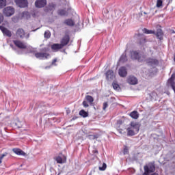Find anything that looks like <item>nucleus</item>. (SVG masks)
Here are the masks:
<instances>
[{
  "label": "nucleus",
  "mask_w": 175,
  "mask_h": 175,
  "mask_svg": "<svg viewBox=\"0 0 175 175\" xmlns=\"http://www.w3.org/2000/svg\"><path fill=\"white\" fill-rule=\"evenodd\" d=\"M55 62H57V59H54L52 62V65H54V64H55Z\"/></svg>",
  "instance_id": "a19ab883"
},
{
  "label": "nucleus",
  "mask_w": 175,
  "mask_h": 175,
  "mask_svg": "<svg viewBox=\"0 0 175 175\" xmlns=\"http://www.w3.org/2000/svg\"><path fill=\"white\" fill-rule=\"evenodd\" d=\"M172 159L175 160V154H174V156L172 157Z\"/></svg>",
  "instance_id": "09e8293b"
},
{
  "label": "nucleus",
  "mask_w": 175,
  "mask_h": 175,
  "mask_svg": "<svg viewBox=\"0 0 175 175\" xmlns=\"http://www.w3.org/2000/svg\"><path fill=\"white\" fill-rule=\"evenodd\" d=\"M163 1L162 0H157L156 6L157 8H162Z\"/></svg>",
  "instance_id": "473e14b6"
},
{
  "label": "nucleus",
  "mask_w": 175,
  "mask_h": 175,
  "mask_svg": "<svg viewBox=\"0 0 175 175\" xmlns=\"http://www.w3.org/2000/svg\"><path fill=\"white\" fill-rule=\"evenodd\" d=\"M128 152H129V151H128V148L125 147V148H124L123 154H124V155H126V154H128Z\"/></svg>",
  "instance_id": "58836bf2"
},
{
  "label": "nucleus",
  "mask_w": 175,
  "mask_h": 175,
  "mask_svg": "<svg viewBox=\"0 0 175 175\" xmlns=\"http://www.w3.org/2000/svg\"><path fill=\"white\" fill-rule=\"evenodd\" d=\"M98 135H88V139L90 140H95V139H98Z\"/></svg>",
  "instance_id": "c756f323"
},
{
  "label": "nucleus",
  "mask_w": 175,
  "mask_h": 175,
  "mask_svg": "<svg viewBox=\"0 0 175 175\" xmlns=\"http://www.w3.org/2000/svg\"><path fill=\"white\" fill-rule=\"evenodd\" d=\"M28 38H29V34H27V36H26V39H28Z\"/></svg>",
  "instance_id": "a18cd8bd"
},
{
  "label": "nucleus",
  "mask_w": 175,
  "mask_h": 175,
  "mask_svg": "<svg viewBox=\"0 0 175 175\" xmlns=\"http://www.w3.org/2000/svg\"><path fill=\"white\" fill-rule=\"evenodd\" d=\"M106 167H107V165H106V163H104L102 167H99V170H106Z\"/></svg>",
  "instance_id": "72a5a7b5"
},
{
  "label": "nucleus",
  "mask_w": 175,
  "mask_h": 175,
  "mask_svg": "<svg viewBox=\"0 0 175 175\" xmlns=\"http://www.w3.org/2000/svg\"><path fill=\"white\" fill-rule=\"evenodd\" d=\"M127 83L131 85H135V84H137V78L135 76H129L127 79Z\"/></svg>",
  "instance_id": "ddd939ff"
},
{
  "label": "nucleus",
  "mask_w": 175,
  "mask_h": 175,
  "mask_svg": "<svg viewBox=\"0 0 175 175\" xmlns=\"http://www.w3.org/2000/svg\"><path fill=\"white\" fill-rule=\"evenodd\" d=\"M44 36L46 39H50V37L51 36V33H50V31H45Z\"/></svg>",
  "instance_id": "7c9ffc66"
},
{
  "label": "nucleus",
  "mask_w": 175,
  "mask_h": 175,
  "mask_svg": "<svg viewBox=\"0 0 175 175\" xmlns=\"http://www.w3.org/2000/svg\"><path fill=\"white\" fill-rule=\"evenodd\" d=\"M143 32H144V33H146V35L155 34V31L148 30L146 28H144L143 29Z\"/></svg>",
  "instance_id": "393cba45"
},
{
  "label": "nucleus",
  "mask_w": 175,
  "mask_h": 175,
  "mask_svg": "<svg viewBox=\"0 0 175 175\" xmlns=\"http://www.w3.org/2000/svg\"><path fill=\"white\" fill-rule=\"evenodd\" d=\"M85 99L90 103V105H92V103H94V98L92 96H86Z\"/></svg>",
  "instance_id": "a878e982"
},
{
  "label": "nucleus",
  "mask_w": 175,
  "mask_h": 175,
  "mask_svg": "<svg viewBox=\"0 0 175 175\" xmlns=\"http://www.w3.org/2000/svg\"><path fill=\"white\" fill-rule=\"evenodd\" d=\"M3 13L6 17H10L14 14V8L13 7H6L3 10Z\"/></svg>",
  "instance_id": "7ed1b4c3"
},
{
  "label": "nucleus",
  "mask_w": 175,
  "mask_h": 175,
  "mask_svg": "<svg viewBox=\"0 0 175 175\" xmlns=\"http://www.w3.org/2000/svg\"><path fill=\"white\" fill-rule=\"evenodd\" d=\"M146 62L149 66H158L159 65L158 59L154 57H148L146 59Z\"/></svg>",
  "instance_id": "20e7f679"
},
{
  "label": "nucleus",
  "mask_w": 175,
  "mask_h": 175,
  "mask_svg": "<svg viewBox=\"0 0 175 175\" xmlns=\"http://www.w3.org/2000/svg\"><path fill=\"white\" fill-rule=\"evenodd\" d=\"M119 76H120V77H126V75H128V71L126 70V67H120L119 68Z\"/></svg>",
  "instance_id": "2eb2a0df"
},
{
  "label": "nucleus",
  "mask_w": 175,
  "mask_h": 175,
  "mask_svg": "<svg viewBox=\"0 0 175 175\" xmlns=\"http://www.w3.org/2000/svg\"><path fill=\"white\" fill-rule=\"evenodd\" d=\"M57 14H59V16H68V12L65 10H59Z\"/></svg>",
  "instance_id": "b1692460"
},
{
  "label": "nucleus",
  "mask_w": 175,
  "mask_h": 175,
  "mask_svg": "<svg viewBox=\"0 0 175 175\" xmlns=\"http://www.w3.org/2000/svg\"><path fill=\"white\" fill-rule=\"evenodd\" d=\"M16 36L17 38H20V39H24L25 38V31L23 29L19 28L16 30Z\"/></svg>",
  "instance_id": "4468645a"
},
{
  "label": "nucleus",
  "mask_w": 175,
  "mask_h": 175,
  "mask_svg": "<svg viewBox=\"0 0 175 175\" xmlns=\"http://www.w3.org/2000/svg\"><path fill=\"white\" fill-rule=\"evenodd\" d=\"M128 128L131 129V131H134L136 133H138L140 129V126L139 125V123L136 122H131L130 123V126Z\"/></svg>",
  "instance_id": "39448f33"
},
{
  "label": "nucleus",
  "mask_w": 175,
  "mask_h": 175,
  "mask_svg": "<svg viewBox=\"0 0 175 175\" xmlns=\"http://www.w3.org/2000/svg\"><path fill=\"white\" fill-rule=\"evenodd\" d=\"M169 3H170V2H172L173 0H167Z\"/></svg>",
  "instance_id": "49530a36"
},
{
  "label": "nucleus",
  "mask_w": 175,
  "mask_h": 175,
  "mask_svg": "<svg viewBox=\"0 0 175 175\" xmlns=\"http://www.w3.org/2000/svg\"><path fill=\"white\" fill-rule=\"evenodd\" d=\"M144 14H148V13H147V12H144Z\"/></svg>",
  "instance_id": "603ef678"
},
{
  "label": "nucleus",
  "mask_w": 175,
  "mask_h": 175,
  "mask_svg": "<svg viewBox=\"0 0 175 175\" xmlns=\"http://www.w3.org/2000/svg\"><path fill=\"white\" fill-rule=\"evenodd\" d=\"M129 116L130 117H131V118H133L134 120H137V118H139V112H137V111H133L130 113Z\"/></svg>",
  "instance_id": "aec40b11"
},
{
  "label": "nucleus",
  "mask_w": 175,
  "mask_h": 175,
  "mask_svg": "<svg viewBox=\"0 0 175 175\" xmlns=\"http://www.w3.org/2000/svg\"><path fill=\"white\" fill-rule=\"evenodd\" d=\"M174 61L175 62V57L174 58Z\"/></svg>",
  "instance_id": "864d4df0"
},
{
  "label": "nucleus",
  "mask_w": 175,
  "mask_h": 175,
  "mask_svg": "<svg viewBox=\"0 0 175 175\" xmlns=\"http://www.w3.org/2000/svg\"><path fill=\"white\" fill-rule=\"evenodd\" d=\"M105 76L107 81H113L114 80V72L111 70H108L105 73Z\"/></svg>",
  "instance_id": "9b49d317"
},
{
  "label": "nucleus",
  "mask_w": 175,
  "mask_h": 175,
  "mask_svg": "<svg viewBox=\"0 0 175 175\" xmlns=\"http://www.w3.org/2000/svg\"><path fill=\"white\" fill-rule=\"evenodd\" d=\"M79 116H81V117H83V118H85L86 117H88V112L82 109L79 111Z\"/></svg>",
  "instance_id": "bb28decb"
},
{
  "label": "nucleus",
  "mask_w": 175,
  "mask_h": 175,
  "mask_svg": "<svg viewBox=\"0 0 175 175\" xmlns=\"http://www.w3.org/2000/svg\"><path fill=\"white\" fill-rule=\"evenodd\" d=\"M0 29L3 35H5V36H8V38H12V31H10V30L3 26H0Z\"/></svg>",
  "instance_id": "f8f14e48"
},
{
  "label": "nucleus",
  "mask_w": 175,
  "mask_h": 175,
  "mask_svg": "<svg viewBox=\"0 0 175 175\" xmlns=\"http://www.w3.org/2000/svg\"><path fill=\"white\" fill-rule=\"evenodd\" d=\"M69 40H70V38H69L68 35L65 36L61 40V44L62 47H64V46H66L68 43H69Z\"/></svg>",
  "instance_id": "dca6fc26"
},
{
  "label": "nucleus",
  "mask_w": 175,
  "mask_h": 175,
  "mask_svg": "<svg viewBox=\"0 0 175 175\" xmlns=\"http://www.w3.org/2000/svg\"><path fill=\"white\" fill-rule=\"evenodd\" d=\"M108 106H109V105L107 104V102L104 103L103 107V110H106V109H107Z\"/></svg>",
  "instance_id": "c9c22d12"
},
{
  "label": "nucleus",
  "mask_w": 175,
  "mask_h": 175,
  "mask_svg": "<svg viewBox=\"0 0 175 175\" xmlns=\"http://www.w3.org/2000/svg\"><path fill=\"white\" fill-rule=\"evenodd\" d=\"M82 105L85 107H88V106H90V105H88V103L85 100L83 101Z\"/></svg>",
  "instance_id": "e433bc0d"
},
{
  "label": "nucleus",
  "mask_w": 175,
  "mask_h": 175,
  "mask_svg": "<svg viewBox=\"0 0 175 175\" xmlns=\"http://www.w3.org/2000/svg\"><path fill=\"white\" fill-rule=\"evenodd\" d=\"M46 5H47L46 0H36L35 2L36 8H44V6Z\"/></svg>",
  "instance_id": "9d476101"
},
{
  "label": "nucleus",
  "mask_w": 175,
  "mask_h": 175,
  "mask_svg": "<svg viewBox=\"0 0 175 175\" xmlns=\"http://www.w3.org/2000/svg\"><path fill=\"white\" fill-rule=\"evenodd\" d=\"M6 155H8V153H3L0 155V163H2V159H3Z\"/></svg>",
  "instance_id": "f704fd0d"
},
{
  "label": "nucleus",
  "mask_w": 175,
  "mask_h": 175,
  "mask_svg": "<svg viewBox=\"0 0 175 175\" xmlns=\"http://www.w3.org/2000/svg\"><path fill=\"white\" fill-rule=\"evenodd\" d=\"M15 3L19 8H27L28 6L27 0H15Z\"/></svg>",
  "instance_id": "1a4fd4ad"
},
{
  "label": "nucleus",
  "mask_w": 175,
  "mask_h": 175,
  "mask_svg": "<svg viewBox=\"0 0 175 175\" xmlns=\"http://www.w3.org/2000/svg\"><path fill=\"white\" fill-rule=\"evenodd\" d=\"M75 120H77V117L75 116L72 118V121H75Z\"/></svg>",
  "instance_id": "37998d69"
},
{
  "label": "nucleus",
  "mask_w": 175,
  "mask_h": 175,
  "mask_svg": "<svg viewBox=\"0 0 175 175\" xmlns=\"http://www.w3.org/2000/svg\"><path fill=\"white\" fill-rule=\"evenodd\" d=\"M126 61H128V59H126V54L123 53L120 58V62H126Z\"/></svg>",
  "instance_id": "c85d7f7f"
},
{
  "label": "nucleus",
  "mask_w": 175,
  "mask_h": 175,
  "mask_svg": "<svg viewBox=\"0 0 175 175\" xmlns=\"http://www.w3.org/2000/svg\"><path fill=\"white\" fill-rule=\"evenodd\" d=\"M44 10L46 13H50L51 12V13H53V12L55 10V4L54 3H49L47 6L44 8Z\"/></svg>",
  "instance_id": "0eeeda50"
},
{
  "label": "nucleus",
  "mask_w": 175,
  "mask_h": 175,
  "mask_svg": "<svg viewBox=\"0 0 175 175\" xmlns=\"http://www.w3.org/2000/svg\"><path fill=\"white\" fill-rule=\"evenodd\" d=\"M52 50H55V51H57V50H61V49H63L61 44H53L51 45Z\"/></svg>",
  "instance_id": "412c9836"
},
{
  "label": "nucleus",
  "mask_w": 175,
  "mask_h": 175,
  "mask_svg": "<svg viewBox=\"0 0 175 175\" xmlns=\"http://www.w3.org/2000/svg\"><path fill=\"white\" fill-rule=\"evenodd\" d=\"M130 54L131 59L137 60L138 62H144V61H146V57L140 54L138 51H132Z\"/></svg>",
  "instance_id": "f257e3e1"
},
{
  "label": "nucleus",
  "mask_w": 175,
  "mask_h": 175,
  "mask_svg": "<svg viewBox=\"0 0 175 175\" xmlns=\"http://www.w3.org/2000/svg\"><path fill=\"white\" fill-rule=\"evenodd\" d=\"M35 57L39 59H47L50 55L47 53H35Z\"/></svg>",
  "instance_id": "6e6552de"
},
{
  "label": "nucleus",
  "mask_w": 175,
  "mask_h": 175,
  "mask_svg": "<svg viewBox=\"0 0 175 175\" xmlns=\"http://www.w3.org/2000/svg\"><path fill=\"white\" fill-rule=\"evenodd\" d=\"M15 20H16L15 17L12 18V21H14Z\"/></svg>",
  "instance_id": "de8ad7c7"
},
{
  "label": "nucleus",
  "mask_w": 175,
  "mask_h": 175,
  "mask_svg": "<svg viewBox=\"0 0 175 175\" xmlns=\"http://www.w3.org/2000/svg\"><path fill=\"white\" fill-rule=\"evenodd\" d=\"M36 31H38V29L33 30V32H35Z\"/></svg>",
  "instance_id": "3c124183"
},
{
  "label": "nucleus",
  "mask_w": 175,
  "mask_h": 175,
  "mask_svg": "<svg viewBox=\"0 0 175 175\" xmlns=\"http://www.w3.org/2000/svg\"><path fill=\"white\" fill-rule=\"evenodd\" d=\"M144 175H150V173H154L155 172V163H148L144 167Z\"/></svg>",
  "instance_id": "f03ea898"
},
{
  "label": "nucleus",
  "mask_w": 175,
  "mask_h": 175,
  "mask_svg": "<svg viewBox=\"0 0 175 175\" xmlns=\"http://www.w3.org/2000/svg\"><path fill=\"white\" fill-rule=\"evenodd\" d=\"M3 22V15L0 13V24Z\"/></svg>",
  "instance_id": "4c0bfd02"
},
{
  "label": "nucleus",
  "mask_w": 175,
  "mask_h": 175,
  "mask_svg": "<svg viewBox=\"0 0 175 175\" xmlns=\"http://www.w3.org/2000/svg\"><path fill=\"white\" fill-rule=\"evenodd\" d=\"M12 151L14 152V154H16V155H23V157L26 155L24 151H23L21 149L14 148Z\"/></svg>",
  "instance_id": "6ab92c4d"
},
{
  "label": "nucleus",
  "mask_w": 175,
  "mask_h": 175,
  "mask_svg": "<svg viewBox=\"0 0 175 175\" xmlns=\"http://www.w3.org/2000/svg\"><path fill=\"white\" fill-rule=\"evenodd\" d=\"M154 35L158 39H159V40H162V39H163V31H162V29H158Z\"/></svg>",
  "instance_id": "a211bd4d"
},
{
  "label": "nucleus",
  "mask_w": 175,
  "mask_h": 175,
  "mask_svg": "<svg viewBox=\"0 0 175 175\" xmlns=\"http://www.w3.org/2000/svg\"><path fill=\"white\" fill-rule=\"evenodd\" d=\"M14 43L16 47H18V49H27V45L21 41L15 40L14 41Z\"/></svg>",
  "instance_id": "f3484780"
},
{
  "label": "nucleus",
  "mask_w": 175,
  "mask_h": 175,
  "mask_svg": "<svg viewBox=\"0 0 175 175\" xmlns=\"http://www.w3.org/2000/svg\"><path fill=\"white\" fill-rule=\"evenodd\" d=\"M6 6V0H0V9Z\"/></svg>",
  "instance_id": "2f4dec72"
},
{
  "label": "nucleus",
  "mask_w": 175,
  "mask_h": 175,
  "mask_svg": "<svg viewBox=\"0 0 175 175\" xmlns=\"http://www.w3.org/2000/svg\"><path fill=\"white\" fill-rule=\"evenodd\" d=\"M55 161H56L57 163H66V156L62 154H60L59 156L55 158Z\"/></svg>",
  "instance_id": "423d86ee"
},
{
  "label": "nucleus",
  "mask_w": 175,
  "mask_h": 175,
  "mask_svg": "<svg viewBox=\"0 0 175 175\" xmlns=\"http://www.w3.org/2000/svg\"><path fill=\"white\" fill-rule=\"evenodd\" d=\"M127 136H135L136 135V131L132 130V129L127 128Z\"/></svg>",
  "instance_id": "5701e85b"
},
{
  "label": "nucleus",
  "mask_w": 175,
  "mask_h": 175,
  "mask_svg": "<svg viewBox=\"0 0 175 175\" xmlns=\"http://www.w3.org/2000/svg\"><path fill=\"white\" fill-rule=\"evenodd\" d=\"M152 175H158L157 173H153Z\"/></svg>",
  "instance_id": "8fccbe9b"
},
{
  "label": "nucleus",
  "mask_w": 175,
  "mask_h": 175,
  "mask_svg": "<svg viewBox=\"0 0 175 175\" xmlns=\"http://www.w3.org/2000/svg\"><path fill=\"white\" fill-rule=\"evenodd\" d=\"M64 24L66 25H68V27H74L75 26V21L72 19H66L64 21Z\"/></svg>",
  "instance_id": "4be33fe9"
},
{
  "label": "nucleus",
  "mask_w": 175,
  "mask_h": 175,
  "mask_svg": "<svg viewBox=\"0 0 175 175\" xmlns=\"http://www.w3.org/2000/svg\"><path fill=\"white\" fill-rule=\"evenodd\" d=\"M112 86L113 90H116V91H120L121 90V88L120 87V85L118 83L113 82L112 83Z\"/></svg>",
  "instance_id": "cd10ccee"
},
{
  "label": "nucleus",
  "mask_w": 175,
  "mask_h": 175,
  "mask_svg": "<svg viewBox=\"0 0 175 175\" xmlns=\"http://www.w3.org/2000/svg\"><path fill=\"white\" fill-rule=\"evenodd\" d=\"M119 133L122 134V129H118Z\"/></svg>",
  "instance_id": "79ce46f5"
},
{
  "label": "nucleus",
  "mask_w": 175,
  "mask_h": 175,
  "mask_svg": "<svg viewBox=\"0 0 175 175\" xmlns=\"http://www.w3.org/2000/svg\"><path fill=\"white\" fill-rule=\"evenodd\" d=\"M10 46L12 47V49H13L14 50H15V51L17 53V54H21V53L18 52L17 50H16V48H14V46H13V45H10Z\"/></svg>",
  "instance_id": "ea45409f"
},
{
  "label": "nucleus",
  "mask_w": 175,
  "mask_h": 175,
  "mask_svg": "<svg viewBox=\"0 0 175 175\" xmlns=\"http://www.w3.org/2000/svg\"><path fill=\"white\" fill-rule=\"evenodd\" d=\"M170 32H171V33H175L174 30H171Z\"/></svg>",
  "instance_id": "c03bdc74"
}]
</instances>
